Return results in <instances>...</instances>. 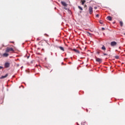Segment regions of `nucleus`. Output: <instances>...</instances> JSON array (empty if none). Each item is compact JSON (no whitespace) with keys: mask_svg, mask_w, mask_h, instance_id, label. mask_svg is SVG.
Masks as SVG:
<instances>
[{"mask_svg":"<svg viewBox=\"0 0 125 125\" xmlns=\"http://www.w3.org/2000/svg\"><path fill=\"white\" fill-rule=\"evenodd\" d=\"M5 68H9L10 67V63L9 62H5L4 64Z\"/></svg>","mask_w":125,"mask_h":125,"instance_id":"nucleus-3","label":"nucleus"},{"mask_svg":"<svg viewBox=\"0 0 125 125\" xmlns=\"http://www.w3.org/2000/svg\"><path fill=\"white\" fill-rule=\"evenodd\" d=\"M61 3L62 4L63 6H67V3H66V2L63 1H61Z\"/></svg>","mask_w":125,"mask_h":125,"instance_id":"nucleus-7","label":"nucleus"},{"mask_svg":"<svg viewBox=\"0 0 125 125\" xmlns=\"http://www.w3.org/2000/svg\"><path fill=\"white\" fill-rule=\"evenodd\" d=\"M9 43H13V44H14V42H10Z\"/></svg>","mask_w":125,"mask_h":125,"instance_id":"nucleus-18","label":"nucleus"},{"mask_svg":"<svg viewBox=\"0 0 125 125\" xmlns=\"http://www.w3.org/2000/svg\"><path fill=\"white\" fill-rule=\"evenodd\" d=\"M96 17H99V14H97L96 15Z\"/></svg>","mask_w":125,"mask_h":125,"instance_id":"nucleus-20","label":"nucleus"},{"mask_svg":"<svg viewBox=\"0 0 125 125\" xmlns=\"http://www.w3.org/2000/svg\"><path fill=\"white\" fill-rule=\"evenodd\" d=\"M103 54H104V56L108 55V54H106V53H104Z\"/></svg>","mask_w":125,"mask_h":125,"instance_id":"nucleus-19","label":"nucleus"},{"mask_svg":"<svg viewBox=\"0 0 125 125\" xmlns=\"http://www.w3.org/2000/svg\"><path fill=\"white\" fill-rule=\"evenodd\" d=\"M115 58H116V59H119V58H120V57H119V56H115Z\"/></svg>","mask_w":125,"mask_h":125,"instance_id":"nucleus-16","label":"nucleus"},{"mask_svg":"<svg viewBox=\"0 0 125 125\" xmlns=\"http://www.w3.org/2000/svg\"><path fill=\"white\" fill-rule=\"evenodd\" d=\"M110 45L111 46H116L117 45V42H111Z\"/></svg>","mask_w":125,"mask_h":125,"instance_id":"nucleus-4","label":"nucleus"},{"mask_svg":"<svg viewBox=\"0 0 125 125\" xmlns=\"http://www.w3.org/2000/svg\"><path fill=\"white\" fill-rule=\"evenodd\" d=\"M89 12L90 14H92L93 13V8L91 6L89 7Z\"/></svg>","mask_w":125,"mask_h":125,"instance_id":"nucleus-2","label":"nucleus"},{"mask_svg":"<svg viewBox=\"0 0 125 125\" xmlns=\"http://www.w3.org/2000/svg\"><path fill=\"white\" fill-rule=\"evenodd\" d=\"M124 35H125V33L124 34Z\"/></svg>","mask_w":125,"mask_h":125,"instance_id":"nucleus-28","label":"nucleus"},{"mask_svg":"<svg viewBox=\"0 0 125 125\" xmlns=\"http://www.w3.org/2000/svg\"><path fill=\"white\" fill-rule=\"evenodd\" d=\"M8 77V74H6L5 76H2L0 79L1 80L2 79H5V78H7Z\"/></svg>","mask_w":125,"mask_h":125,"instance_id":"nucleus-6","label":"nucleus"},{"mask_svg":"<svg viewBox=\"0 0 125 125\" xmlns=\"http://www.w3.org/2000/svg\"><path fill=\"white\" fill-rule=\"evenodd\" d=\"M59 48L61 49L62 51H65V50L64 49V48L63 47L60 46L59 47Z\"/></svg>","mask_w":125,"mask_h":125,"instance_id":"nucleus-9","label":"nucleus"},{"mask_svg":"<svg viewBox=\"0 0 125 125\" xmlns=\"http://www.w3.org/2000/svg\"><path fill=\"white\" fill-rule=\"evenodd\" d=\"M100 24H102V21H100Z\"/></svg>","mask_w":125,"mask_h":125,"instance_id":"nucleus-25","label":"nucleus"},{"mask_svg":"<svg viewBox=\"0 0 125 125\" xmlns=\"http://www.w3.org/2000/svg\"><path fill=\"white\" fill-rule=\"evenodd\" d=\"M96 61L97 62H99V63H101V62H102V59L96 57Z\"/></svg>","mask_w":125,"mask_h":125,"instance_id":"nucleus-5","label":"nucleus"},{"mask_svg":"<svg viewBox=\"0 0 125 125\" xmlns=\"http://www.w3.org/2000/svg\"><path fill=\"white\" fill-rule=\"evenodd\" d=\"M104 30H105V28L104 27L102 28V31H104Z\"/></svg>","mask_w":125,"mask_h":125,"instance_id":"nucleus-17","label":"nucleus"},{"mask_svg":"<svg viewBox=\"0 0 125 125\" xmlns=\"http://www.w3.org/2000/svg\"><path fill=\"white\" fill-rule=\"evenodd\" d=\"M5 51L6 52H14V49L11 47H7Z\"/></svg>","mask_w":125,"mask_h":125,"instance_id":"nucleus-1","label":"nucleus"},{"mask_svg":"<svg viewBox=\"0 0 125 125\" xmlns=\"http://www.w3.org/2000/svg\"><path fill=\"white\" fill-rule=\"evenodd\" d=\"M56 56H57V54L56 53Z\"/></svg>","mask_w":125,"mask_h":125,"instance_id":"nucleus-27","label":"nucleus"},{"mask_svg":"<svg viewBox=\"0 0 125 125\" xmlns=\"http://www.w3.org/2000/svg\"><path fill=\"white\" fill-rule=\"evenodd\" d=\"M2 69V66H0V70H1Z\"/></svg>","mask_w":125,"mask_h":125,"instance_id":"nucleus-21","label":"nucleus"},{"mask_svg":"<svg viewBox=\"0 0 125 125\" xmlns=\"http://www.w3.org/2000/svg\"><path fill=\"white\" fill-rule=\"evenodd\" d=\"M94 9H97V7H94Z\"/></svg>","mask_w":125,"mask_h":125,"instance_id":"nucleus-22","label":"nucleus"},{"mask_svg":"<svg viewBox=\"0 0 125 125\" xmlns=\"http://www.w3.org/2000/svg\"><path fill=\"white\" fill-rule=\"evenodd\" d=\"M99 53H100L99 52H98V54H99Z\"/></svg>","mask_w":125,"mask_h":125,"instance_id":"nucleus-26","label":"nucleus"},{"mask_svg":"<svg viewBox=\"0 0 125 125\" xmlns=\"http://www.w3.org/2000/svg\"><path fill=\"white\" fill-rule=\"evenodd\" d=\"M78 8H79L80 10L83 11V8H82V7H81L80 6H78Z\"/></svg>","mask_w":125,"mask_h":125,"instance_id":"nucleus-15","label":"nucleus"},{"mask_svg":"<svg viewBox=\"0 0 125 125\" xmlns=\"http://www.w3.org/2000/svg\"><path fill=\"white\" fill-rule=\"evenodd\" d=\"M102 49L103 50H105L106 49V47H105V46L103 45L102 47Z\"/></svg>","mask_w":125,"mask_h":125,"instance_id":"nucleus-12","label":"nucleus"},{"mask_svg":"<svg viewBox=\"0 0 125 125\" xmlns=\"http://www.w3.org/2000/svg\"><path fill=\"white\" fill-rule=\"evenodd\" d=\"M120 24L121 26L123 27V26L124 25V22H123V21H120Z\"/></svg>","mask_w":125,"mask_h":125,"instance_id":"nucleus-13","label":"nucleus"},{"mask_svg":"<svg viewBox=\"0 0 125 125\" xmlns=\"http://www.w3.org/2000/svg\"><path fill=\"white\" fill-rule=\"evenodd\" d=\"M81 2L82 5H83V4H84V3L85 2V0H81Z\"/></svg>","mask_w":125,"mask_h":125,"instance_id":"nucleus-14","label":"nucleus"},{"mask_svg":"<svg viewBox=\"0 0 125 125\" xmlns=\"http://www.w3.org/2000/svg\"><path fill=\"white\" fill-rule=\"evenodd\" d=\"M9 55V54L6 53H5L4 54H3V57H8V56Z\"/></svg>","mask_w":125,"mask_h":125,"instance_id":"nucleus-8","label":"nucleus"},{"mask_svg":"<svg viewBox=\"0 0 125 125\" xmlns=\"http://www.w3.org/2000/svg\"><path fill=\"white\" fill-rule=\"evenodd\" d=\"M74 51H75V52H76V53H80V51L78 50H77L76 49H74Z\"/></svg>","mask_w":125,"mask_h":125,"instance_id":"nucleus-11","label":"nucleus"},{"mask_svg":"<svg viewBox=\"0 0 125 125\" xmlns=\"http://www.w3.org/2000/svg\"><path fill=\"white\" fill-rule=\"evenodd\" d=\"M107 19H108V20H109V21H112V17H111L110 16H108L107 17Z\"/></svg>","mask_w":125,"mask_h":125,"instance_id":"nucleus-10","label":"nucleus"},{"mask_svg":"<svg viewBox=\"0 0 125 125\" xmlns=\"http://www.w3.org/2000/svg\"><path fill=\"white\" fill-rule=\"evenodd\" d=\"M84 7H87L86 5H84Z\"/></svg>","mask_w":125,"mask_h":125,"instance_id":"nucleus-24","label":"nucleus"},{"mask_svg":"<svg viewBox=\"0 0 125 125\" xmlns=\"http://www.w3.org/2000/svg\"><path fill=\"white\" fill-rule=\"evenodd\" d=\"M87 34H88V35H91L89 32H87Z\"/></svg>","mask_w":125,"mask_h":125,"instance_id":"nucleus-23","label":"nucleus"}]
</instances>
